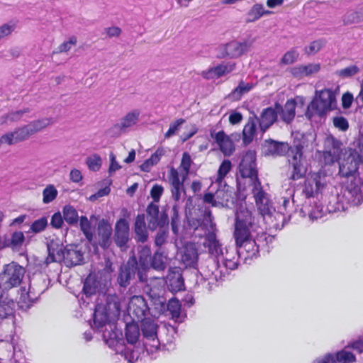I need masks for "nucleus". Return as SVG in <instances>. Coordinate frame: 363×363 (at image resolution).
Wrapping results in <instances>:
<instances>
[{
	"label": "nucleus",
	"mask_w": 363,
	"mask_h": 363,
	"mask_svg": "<svg viewBox=\"0 0 363 363\" xmlns=\"http://www.w3.org/2000/svg\"><path fill=\"white\" fill-rule=\"evenodd\" d=\"M64 253L65 258L62 262L67 267H72L84 264V252L79 249L78 245H67Z\"/></svg>",
	"instance_id": "dca6fc26"
},
{
	"label": "nucleus",
	"mask_w": 363,
	"mask_h": 363,
	"mask_svg": "<svg viewBox=\"0 0 363 363\" xmlns=\"http://www.w3.org/2000/svg\"><path fill=\"white\" fill-rule=\"evenodd\" d=\"M326 44L325 39H318L311 43L305 48V52L308 55H313L319 52Z\"/></svg>",
	"instance_id": "de8ad7c7"
},
{
	"label": "nucleus",
	"mask_w": 363,
	"mask_h": 363,
	"mask_svg": "<svg viewBox=\"0 0 363 363\" xmlns=\"http://www.w3.org/2000/svg\"><path fill=\"white\" fill-rule=\"evenodd\" d=\"M303 193L307 198L313 197L315 194H318V191L316 190L315 185H313L311 179H308L305 182Z\"/></svg>",
	"instance_id": "774afa93"
},
{
	"label": "nucleus",
	"mask_w": 363,
	"mask_h": 363,
	"mask_svg": "<svg viewBox=\"0 0 363 363\" xmlns=\"http://www.w3.org/2000/svg\"><path fill=\"white\" fill-rule=\"evenodd\" d=\"M344 179L345 180L342 182L344 184L343 196L354 206L361 204L363 201V179L356 175Z\"/></svg>",
	"instance_id": "1a4fd4ad"
},
{
	"label": "nucleus",
	"mask_w": 363,
	"mask_h": 363,
	"mask_svg": "<svg viewBox=\"0 0 363 363\" xmlns=\"http://www.w3.org/2000/svg\"><path fill=\"white\" fill-rule=\"evenodd\" d=\"M13 133L15 134L16 141L18 143L25 141L32 135L28 125H24L16 128Z\"/></svg>",
	"instance_id": "3c124183"
},
{
	"label": "nucleus",
	"mask_w": 363,
	"mask_h": 363,
	"mask_svg": "<svg viewBox=\"0 0 363 363\" xmlns=\"http://www.w3.org/2000/svg\"><path fill=\"white\" fill-rule=\"evenodd\" d=\"M134 233L135 234V240L138 242L144 243L147 241L148 233L145 214L141 213L136 216L134 223Z\"/></svg>",
	"instance_id": "4be33fe9"
},
{
	"label": "nucleus",
	"mask_w": 363,
	"mask_h": 363,
	"mask_svg": "<svg viewBox=\"0 0 363 363\" xmlns=\"http://www.w3.org/2000/svg\"><path fill=\"white\" fill-rule=\"evenodd\" d=\"M151 249L149 246H143L138 252V281L141 283H145L147 281V272L150 269V262L151 260Z\"/></svg>",
	"instance_id": "2eb2a0df"
},
{
	"label": "nucleus",
	"mask_w": 363,
	"mask_h": 363,
	"mask_svg": "<svg viewBox=\"0 0 363 363\" xmlns=\"http://www.w3.org/2000/svg\"><path fill=\"white\" fill-rule=\"evenodd\" d=\"M359 71L360 69L358 66L352 65L345 68L336 70L335 74L341 79H347L355 76Z\"/></svg>",
	"instance_id": "c03bdc74"
},
{
	"label": "nucleus",
	"mask_w": 363,
	"mask_h": 363,
	"mask_svg": "<svg viewBox=\"0 0 363 363\" xmlns=\"http://www.w3.org/2000/svg\"><path fill=\"white\" fill-rule=\"evenodd\" d=\"M262 4H255L252 6V7L250 9V11L247 13V23L255 22L259 19L262 16V13H261Z\"/></svg>",
	"instance_id": "09e8293b"
},
{
	"label": "nucleus",
	"mask_w": 363,
	"mask_h": 363,
	"mask_svg": "<svg viewBox=\"0 0 363 363\" xmlns=\"http://www.w3.org/2000/svg\"><path fill=\"white\" fill-rule=\"evenodd\" d=\"M256 164V153L254 150H248L242 156L239 164V170L242 177L250 178L254 186L259 187L261 182L258 178Z\"/></svg>",
	"instance_id": "9d476101"
},
{
	"label": "nucleus",
	"mask_w": 363,
	"mask_h": 363,
	"mask_svg": "<svg viewBox=\"0 0 363 363\" xmlns=\"http://www.w3.org/2000/svg\"><path fill=\"white\" fill-rule=\"evenodd\" d=\"M252 43L250 40H233L224 45L220 49L218 57L237 58L247 53L252 47Z\"/></svg>",
	"instance_id": "9b49d317"
},
{
	"label": "nucleus",
	"mask_w": 363,
	"mask_h": 363,
	"mask_svg": "<svg viewBox=\"0 0 363 363\" xmlns=\"http://www.w3.org/2000/svg\"><path fill=\"white\" fill-rule=\"evenodd\" d=\"M164 192V188L162 185L155 184L152 186L150 190V196L153 202L158 203Z\"/></svg>",
	"instance_id": "e2e57ef3"
},
{
	"label": "nucleus",
	"mask_w": 363,
	"mask_h": 363,
	"mask_svg": "<svg viewBox=\"0 0 363 363\" xmlns=\"http://www.w3.org/2000/svg\"><path fill=\"white\" fill-rule=\"evenodd\" d=\"M167 208V206L163 207L161 212L159 213L158 217L157 218L159 228H168L169 220Z\"/></svg>",
	"instance_id": "052dcab7"
},
{
	"label": "nucleus",
	"mask_w": 363,
	"mask_h": 363,
	"mask_svg": "<svg viewBox=\"0 0 363 363\" xmlns=\"http://www.w3.org/2000/svg\"><path fill=\"white\" fill-rule=\"evenodd\" d=\"M263 147L265 155H287L289 164L293 169L290 177L292 180H298L305 177L307 167L303 155V145L300 140H294L293 144L289 145L287 143L269 138L264 141Z\"/></svg>",
	"instance_id": "f03ea898"
},
{
	"label": "nucleus",
	"mask_w": 363,
	"mask_h": 363,
	"mask_svg": "<svg viewBox=\"0 0 363 363\" xmlns=\"http://www.w3.org/2000/svg\"><path fill=\"white\" fill-rule=\"evenodd\" d=\"M129 310L140 320L146 318L145 316L150 313L151 308L149 307L143 296H134L129 303Z\"/></svg>",
	"instance_id": "a211bd4d"
},
{
	"label": "nucleus",
	"mask_w": 363,
	"mask_h": 363,
	"mask_svg": "<svg viewBox=\"0 0 363 363\" xmlns=\"http://www.w3.org/2000/svg\"><path fill=\"white\" fill-rule=\"evenodd\" d=\"M48 257L46 263L62 262L65 258V246L58 240H52L48 243Z\"/></svg>",
	"instance_id": "aec40b11"
},
{
	"label": "nucleus",
	"mask_w": 363,
	"mask_h": 363,
	"mask_svg": "<svg viewBox=\"0 0 363 363\" xmlns=\"http://www.w3.org/2000/svg\"><path fill=\"white\" fill-rule=\"evenodd\" d=\"M130 240V225L124 218H119L114 227L113 241L120 248L126 247Z\"/></svg>",
	"instance_id": "ddd939ff"
},
{
	"label": "nucleus",
	"mask_w": 363,
	"mask_h": 363,
	"mask_svg": "<svg viewBox=\"0 0 363 363\" xmlns=\"http://www.w3.org/2000/svg\"><path fill=\"white\" fill-rule=\"evenodd\" d=\"M333 359L335 363H352L356 361V357L351 352L341 350L336 354H333Z\"/></svg>",
	"instance_id": "79ce46f5"
},
{
	"label": "nucleus",
	"mask_w": 363,
	"mask_h": 363,
	"mask_svg": "<svg viewBox=\"0 0 363 363\" xmlns=\"http://www.w3.org/2000/svg\"><path fill=\"white\" fill-rule=\"evenodd\" d=\"M138 259L135 255L130 257L126 264L121 267L119 274L117 278V281L120 286H128L130 281L135 279V276L138 277Z\"/></svg>",
	"instance_id": "f8f14e48"
},
{
	"label": "nucleus",
	"mask_w": 363,
	"mask_h": 363,
	"mask_svg": "<svg viewBox=\"0 0 363 363\" xmlns=\"http://www.w3.org/2000/svg\"><path fill=\"white\" fill-rule=\"evenodd\" d=\"M168 289L174 292L184 290V281L182 273L179 270L169 272L166 281Z\"/></svg>",
	"instance_id": "a878e982"
},
{
	"label": "nucleus",
	"mask_w": 363,
	"mask_h": 363,
	"mask_svg": "<svg viewBox=\"0 0 363 363\" xmlns=\"http://www.w3.org/2000/svg\"><path fill=\"white\" fill-rule=\"evenodd\" d=\"M231 162L228 160H225L223 161V162L220 164L219 169L218 170V175H217V181L221 182L225 177L227 175V174L230 171L231 169Z\"/></svg>",
	"instance_id": "6e6d98bb"
},
{
	"label": "nucleus",
	"mask_w": 363,
	"mask_h": 363,
	"mask_svg": "<svg viewBox=\"0 0 363 363\" xmlns=\"http://www.w3.org/2000/svg\"><path fill=\"white\" fill-rule=\"evenodd\" d=\"M182 305L179 300L171 298L165 306V313L170 315L172 318H178L180 316Z\"/></svg>",
	"instance_id": "a19ab883"
},
{
	"label": "nucleus",
	"mask_w": 363,
	"mask_h": 363,
	"mask_svg": "<svg viewBox=\"0 0 363 363\" xmlns=\"http://www.w3.org/2000/svg\"><path fill=\"white\" fill-rule=\"evenodd\" d=\"M140 328L143 337L148 340L155 341L157 339L158 325L150 318H145L141 320Z\"/></svg>",
	"instance_id": "5701e85b"
},
{
	"label": "nucleus",
	"mask_w": 363,
	"mask_h": 363,
	"mask_svg": "<svg viewBox=\"0 0 363 363\" xmlns=\"http://www.w3.org/2000/svg\"><path fill=\"white\" fill-rule=\"evenodd\" d=\"M296 105V99H288L284 106L281 105L279 102L274 104L277 116L279 115L281 120L286 124H290L294 121Z\"/></svg>",
	"instance_id": "f3484780"
},
{
	"label": "nucleus",
	"mask_w": 363,
	"mask_h": 363,
	"mask_svg": "<svg viewBox=\"0 0 363 363\" xmlns=\"http://www.w3.org/2000/svg\"><path fill=\"white\" fill-rule=\"evenodd\" d=\"M25 269L18 263L12 262L4 266V270L0 274V287L3 290H9L16 287L22 281Z\"/></svg>",
	"instance_id": "6e6552de"
},
{
	"label": "nucleus",
	"mask_w": 363,
	"mask_h": 363,
	"mask_svg": "<svg viewBox=\"0 0 363 363\" xmlns=\"http://www.w3.org/2000/svg\"><path fill=\"white\" fill-rule=\"evenodd\" d=\"M260 218L259 216H254L246 207L240 206L235 213L234 237L252 235V233H257L261 229Z\"/></svg>",
	"instance_id": "39448f33"
},
{
	"label": "nucleus",
	"mask_w": 363,
	"mask_h": 363,
	"mask_svg": "<svg viewBox=\"0 0 363 363\" xmlns=\"http://www.w3.org/2000/svg\"><path fill=\"white\" fill-rule=\"evenodd\" d=\"M63 218L65 222L71 226H76L79 222L80 217L76 208L71 205H65L62 208Z\"/></svg>",
	"instance_id": "473e14b6"
},
{
	"label": "nucleus",
	"mask_w": 363,
	"mask_h": 363,
	"mask_svg": "<svg viewBox=\"0 0 363 363\" xmlns=\"http://www.w3.org/2000/svg\"><path fill=\"white\" fill-rule=\"evenodd\" d=\"M208 242L209 253L216 257H221L223 254V252L221 248V245L220 244L218 240H216V235L214 234L208 235Z\"/></svg>",
	"instance_id": "37998d69"
},
{
	"label": "nucleus",
	"mask_w": 363,
	"mask_h": 363,
	"mask_svg": "<svg viewBox=\"0 0 363 363\" xmlns=\"http://www.w3.org/2000/svg\"><path fill=\"white\" fill-rule=\"evenodd\" d=\"M164 151L162 148H158L155 153H153L151 157L143 162V163L140 166V169L145 172H149L151 168L157 164L161 157L164 155Z\"/></svg>",
	"instance_id": "e433bc0d"
},
{
	"label": "nucleus",
	"mask_w": 363,
	"mask_h": 363,
	"mask_svg": "<svg viewBox=\"0 0 363 363\" xmlns=\"http://www.w3.org/2000/svg\"><path fill=\"white\" fill-rule=\"evenodd\" d=\"M77 38L72 36L68 41H65L60 44L57 48V53L66 52L71 49L72 45L77 44Z\"/></svg>",
	"instance_id": "338daca9"
},
{
	"label": "nucleus",
	"mask_w": 363,
	"mask_h": 363,
	"mask_svg": "<svg viewBox=\"0 0 363 363\" xmlns=\"http://www.w3.org/2000/svg\"><path fill=\"white\" fill-rule=\"evenodd\" d=\"M79 227L88 243L94 248V252H98L99 247L106 250L111 246L113 228L108 220L102 218L99 221L95 235H94L91 230V223L86 216H80Z\"/></svg>",
	"instance_id": "7ed1b4c3"
},
{
	"label": "nucleus",
	"mask_w": 363,
	"mask_h": 363,
	"mask_svg": "<svg viewBox=\"0 0 363 363\" xmlns=\"http://www.w3.org/2000/svg\"><path fill=\"white\" fill-rule=\"evenodd\" d=\"M57 191L52 184L47 186L43 191V201L44 203H49L54 201L57 196Z\"/></svg>",
	"instance_id": "8fccbe9b"
},
{
	"label": "nucleus",
	"mask_w": 363,
	"mask_h": 363,
	"mask_svg": "<svg viewBox=\"0 0 363 363\" xmlns=\"http://www.w3.org/2000/svg\"><path fill=\"white\" fill-rule=\"evenodd\" d=\"M125 335L129 344H135L138 340L140 336V328L138 325L134 323L126 324Z\"/></svg>",
	"instance_id": "4c0bfd02"
},
{
	"label": "nucleus",
	"mask_w": 363,
	"mask_h": 363,
	"mask_svg": "<svg viewBox=\"0 0 363 363\" xmlns=\"http://www.w3.org/2000/svg\"><path fill=\"white\" fill-rule=\"evenodd\" d=\"M53 122L54 121L52 118H43L38 120L33 121L27 125L30 129V132L33 135L43 130L46 127L53 123Z\"/></svg>",
	"instance_id": "58836bf2"
},
{
	"label": "nucleus",
	"mask_w": 363,
	"mask_h": 363,
	"mask_svg": "<svg viewBox=\"0 0 363 363\" xmlns=\"http://www.w3.org/2000/svg\"><path fill=\"white\" fill-rule=\"evenodd\" d=\"M211 137L215 140V142L219 146L220 151L225 156H230L235 151V147L233 141L223 130L218 133L211 131Z\"/></svg>",
	"instance_id": "6ab92c4d"
},
{
	"label": "nucleus",
	"mask_w": 363,
	"mask_h": 363,
	"mask_svg": "<svg viewBox=\"0 0 363 363\" xmlns=\"http://www.w3.org/2000/svg\"><path fill=\"white\" fill-rule=\"evenodd\" d=\"M235 240L238 257H241L243 263H247L248 259L258 257L262 245L258 241L257 235L255 238L252 235L235 236Z\"/></svg>",
	"instance_id": "0eeeda50"
},
{
	"label": "nucleus",
	"mask_w": 363,
	"mask_h": 363,
	"mask_svg": "<svg viewBox=\"0 0 363 363\" xmlns=\"http://www.w3.org/2000/svg\"><path fill=\"white\" fill-rule=\"evenodd\" d=\"M298 57V52L294 50L291 49L286 52L283 57L281 59L280 63L282 65H290L294 63L296 61L297 58Z\"/></svg>",
	"instance_id": "bf43d9fd"
},
{
	"label": "nucleus",
	"mask_w": 363,
	"mask_h": 363,
	"mask_svg": "<svg viewBox=\"0 0 363 363\" xmlns=\"http://www.w3.org/2000/svg\"><path fill=\"white\" fill-rule=\"evenodd\" d=\"M333 125L340 130L346 131L349 128L347 120L343 116H336L333 120Z\"/></svg>",
	"instance_id": "0e129e2a"
},
{
	"label": "nucleus",
	"mask_w": 363,
	"mask_h": 363,
	"mask_svg": "<svg viewBox=\"0 0 363 363\" xmlns=\"http://www.w3.org/2000/svg\"><path fill=\"white\" fill-rule=\"evenodd\" d=\"M114 319L103 306L97 303L93 313V329L103 332V339L108 347L113 348L117 354H121L129 362L134 360L133 351L124 345L122 332L116 328Z\"/></svg>",
	"instance_id": "f257e3e1"
},
{
	"label": "nucleus",
	"mask_w": 363,
	"mask_h": 363,
	"mask_svg": "<svg viewBox=\"0 0 363 363\" xmlns=\"http://www.w3.org/2000/svg\"><path fill=\"white\" fill-rule=\"evenodd\" d=\"M252 194L255 197L256 206L261 215L260 217L271 216L275 210L270 203L269 199L267 197V194L262 189V185L259 187L254 186Z\"/></svg>",
	"instance_id": "4468645a"
},
{
	"label": "nucleus",
	"mask_w": 363,
	"mask_h": 363,
	"mask_svg": "<svg viewBox=\"0 0 363 363\" xmlns=\"http://www.w3.org/2000/svg\"><path fill=\"white\" fill-rule=\"evenodd\" d=\"M146 213L148 216L147 228L150 230L154 231L158 227V222L157 218L158 217L160 213L159 206L155 204V202L150 203L147 206Z\"/></svg>",
	"instance_id": "c756f323"
},
{
	"label": "nucleus",
	"mask_w": 363,
	"mask_h": 363,
	"mask_svg": "<svg viewBox=\"0 0 363 363\" xmlns=\"http://www.w3.org/2000/svg\"><path fill=\"white\" fill-rule=\"evenodd\" d=\"M168 234L169 230L167 228H159L155 238V245L160 248L167 242Z\"/></svg>",
	"instance_id": "864d4df0"
},
{
	"label": "nucleus",
	"mask_w": 363,
	"mask_h": 363,
	"mask_svg": "<svg viewBox=\"0 0 363 363\" xmlns=\"http://www.w3.org/2000/svg\"><path fill=\"white\" fill-rule=\"evenodd\" d=\"M11 244H12V250H17L23 243L25 237L21 231L13 232L10 237Z\"/></svg>",
	"instance_id": "5fc2aeb1"
},
{
	"label": "nucleus",
	"mask_w": 363,
	"mask_h": 363,
	"mask_svg": "<svg viewBox=\"0 0 363 363\" xmlns=\"http://www.w3.org/2000/svg\"><path fill=\"white\" fill-rule=\"evenodd\" d=\"M106 311L113 318L120 314L121 303L119 298L116 294H108L106 296V302L103 303Z\"/></svg>",
	"instance_id": "cd10ccee"
},
{
	"label": "nucleus",
	"mask_w": 363,
	"mask_h": 363,
	"mask_svg": "<svg viewBox=\"0 0 363 363\" xmlns=\"http://www.w3.org/2000/svg\"><path fill=\"white\" fill-rule=\"evenodd\" d=\"M361 164H363V138L355 140L345 152V157L340 164L339 176L350 179L357 175Z\"/></svg>",
	"instance_id": "20e7f679"
},
{
	"label": "nucleus",
	"mask_w": 363,
	"mask_h": 363,
	"mask_svg": "<svg viewBox=\"0 0 363 363\" xmlns=\"http://www.w3.org/2000/svg\"><path fill=\"white\" fill-rule=\"evenodd\" d=\"M152 306V315H160L165 313L167 300L163 296L159 295L156 291L151 290L148 294Z\"/></svg>",
	"instance_id": "393cba45"
},
{
	"label": "nucleus",
	"mask_w": 363,
	"mask_h": 363,
	"mask_svg": "<svg viewBox=\"0 0 363 363\" xmlns=\"http://www.w3.org/2000/svg\"><path fill=\"white\" fill-rule=\"evenodd\" d=\"M100 285V281L96 276L90 274L84 281L82 291L86 297H90L96 294Z\"/></svg>",
	"instance_id": "c85d7f7f"
},
{
	"label": "nucleus",
	"mask_w": 363,
	"mask_h": 363,
	"mask_svg": "<svg viewBox=\"0 0 363 363\" xmlns=\"http://www.w3.org/2000/svg\"><path fill=\"white\" fill-rule=\"evenodd\" d=\"M343 24L345 26L363 22V8L358 10H349L342 16Z\"/></svg>",
	"instance_id": "2f4dec72"
},
{
	"label": "nucleus",
	"mask_w": 363,
	"mask_h": 363,
	"mask_svg": "<svg viewBox=\"0 0 363 363\" xmlns=\"http://www.w3.org/2000/svg\"><path fill=\"white\" fill-rule=\"evenodd\" d=\"M48 225V219L45 216H43L35 220L30 227V231L34 233H39L45 230Z\"/></svg>",
	"instance_id": "603ef678"
},
{
	"label": "nucleus",
	"mask_w": 363,
	"mask_h": 363,
	"mask_svg": "<svg viewBox=\"0 0 363 363\" xmlns=\"http://www.w3.org/2000/svg\"><path fill=\"white\" fill-rule=\"evenodd\" d=\"M277 117L275 106L264 108L257 121L261 131L266 132L277 121Z\"/></svg>",
	"instance_id": "412c9836"
},
{
	"label": "nucleus",
	"mask_w": 363,
	"mask_h": 363,
	"mask_svg": "<svg viewBox=\"0 0 363 363\" xmlns=\"http://www.w3.org/2000/svg\"><path fill=\"white\" fill-rule=\"evenodd\" d=\"M235 68V63L234 62L221 63L213 67L214 76H216V78H219L231 72Z\"/></svg>",
	"instance_id": "a18cd8bd"
},
{
	"label": "nucleus",
	"mask_w": 363,
	"mask_h": 363,
	"mask_svg": "<svg viewBox=\"0 0 363 363\" xmlns=\"http://www.w3.org/2000/svg\"><path fill=\"white\" fill-rule=\"evenodd\" d=\"M64 218L60 211L55 213L51 218L50 225L53 228L60 229L64 224Z\"/></svg>",
	"instance_id": "69168bd1"
},
{
	"label": "nucleus",
	"mask_w": 363,
	"mask_h": 363,
	"mask_svg": "<svg viewBox=\"0 0 363 363\" xmlns=\"http://www.w3.org/2000/svg\"><path fill=\"white\" fill-rule=\"evenodd\" d=\"M30 111V110L29 108H25L21 110L11 111V112L4 115L2 118H4L6 121L9 120L10 121H18L22 118L23 114L28 113Z\"/></svg>",
	"instance_id": "13d9d810"
},
{
	"label": "nucleus",
	"mask_w": 363,
	"mask_h": 363,
	"mask_svg": "<svg viewBox=\"0 0 363 363\" xmlns=\"http://www.w3.org/2000/svg\"><path fill=\"white\" fill-rule=\"evenodd\" d=\"M258 117L254 115L250 117L242 130V143L248 145L254 139L257 130Z\"/></svg>",
	"instance_id": "bb28decb"
},
{
	"label": "nucleus",
	"mask_w": 363,
	"mask_h": 363,
	"mask_svg": "<svg viewBox=\"0 0 363 363\" xmlns=\"http://www.w3.org/2000/svg\"><path fill=\"white\" fill-rule=\"evenodd\" d=\"M182 260L186 267H194L198 260L196 249L194 247H186L182 256Z\"/></svg>",
	"instance_id": "72a5a7b5"
},
{
	"label": "nucleus",
	"mask_w": 363,
	"mask_h": 363,
	"mask_svg": "<svg viewBox=\"0 0 363 363\" xmlns=\"http://www.w3.org/2000/svg\"><path fill=\"white\" fill-rule=\"evenodd\" d=\"M225 250V252L221 256L224 266L230 270L235 269L242 261L241 257H238V250L234 247H228Z\"/></svg>",
	"instance_id": "b1692460"
},
{
	"label": "nucleus",
	"mask_w": 363,
	"mask_h": 363,
	"mask_svg": "<svg viewBox=\"0 0 363 363\" xmlns=\"http://www.w3.org/2000/svg\"><path fill=\"white\" fill-rule=\"evenodd\" d=\"M140 112L138 111H133L127 113L123 118H121L120 123L114 125V128L118 129L120 131H123L126 128L135 125L139 119Z\"/></svg>",
	"instance_id": "7c9ffc66"
},
{
	"label": "nucleus",
	"mask_w": 363,
	"mask_h": 363,
	"mask_svg": "<svg viewBox=\"0 0 363 363\" xmlns=\"http://www.w3.org/2000/svg\"><path fill=\"white\" fill-rule=\"evenodd\" d=\"M15 312V303L11 299L0 300V318H13Z\"/></svg>",
	"instance_id": "c9c22d12"
},
{
	"label": "nucleus",
	"mask_w": 363,
	"mask_h": 363,
	"mask_svg": "<svg viewBox=\"0 0 363 363\" xmlns=\"http://www.w3.org/2000/svg\"><path fill=\"white\" fill-rule=\"evenodd\" d=\"M185 119L179 118L175 121L174 122L170 123L169 130L164 134V137L166 138H169L170 137L174 135L179 130V127L185 123Z\"/></svg>",
	"instance_id": "680f3d73"
},
{
	"label": "nucleus",
	"mask_w": 363,
	"mask_h": 363,
	"mask_svg": "<svg viewBox=\"0 0 363 363\" xmlns=\"http://www.w3.org/2000/svg\"><path fill=\"white\" fill-rule=\"evenodd\" d=\"M253 84L252 83H245L241 80L237 87H235L231 93L228 95V97L233 101H238L241 99L243 94L249 92L252 88Z\"/></svg>",
	"instance_id": "f704fd0d"
},
{
	"label": "nucleus",
	"mask_w": 363,
	"mask_h": 363,
	"mask_svg": "<svg viewBox=\"0 0 363 363\" xmlns=\"http://www.w3.org/2000/svg\"><path fill=\"white\" fill-rule=\"evenodd\" d=\"M165 257L161 249H157L152 256H151V260L150 262V268L152 267L154 269L158 271H162L166 268V263L164 262Z\"/></svg>",
	"instance_id": "ea45409f"
},
{
	"label": "nucleus",
	"mask_w": 363,
	"mask_h": 363,
	"mask_svg": "<svg viewBox=\"0 0 363 363\" xmlns=\"http://www.w3.org/2000/svg\"><path fill=\"white\" fill-rule=\"evenodd\" d=\"M179 207L175 203L173 205L172 208L171 215V227L174 234L177 235L179 231V227L180 225V218L179 214Z\"/></svg>",
	"instance_id": "49530a36"
},
{
	"label": "nucleus",
	"mask_w": 363,
	"mask_h": 363,
	"mask_svg": "<svg viewBox=\"0 0 363 363\" xmlns=\"http://www.w3.org/2000/svg\"><path fill=\"white\" fill-rule=\"evenodd\" d=\"M336 108V97L335 92L329 89L315 91V96L308 106L306 116L311 119L314 113L319 116H324L329 110Z\"/></svg>",
	"instance_id": "423d86ee"
},
{
	"label": "nucleus",
	"mask_w": 363,
	"mask_h": 363,
	"mask_svg": "<svg viewBox=\"0 0 363 363\" xmlns=\"http://www.w3.org/2000/svg\"><path fill=\"white\" fill-rule=\"evenodd\" d=\"M86 163L90 170L98 171L101 166V158L99 155L94 154L87 157Z\"/></svg>",
	"instance_id": "4d7b16f0"
}]
</instances>
